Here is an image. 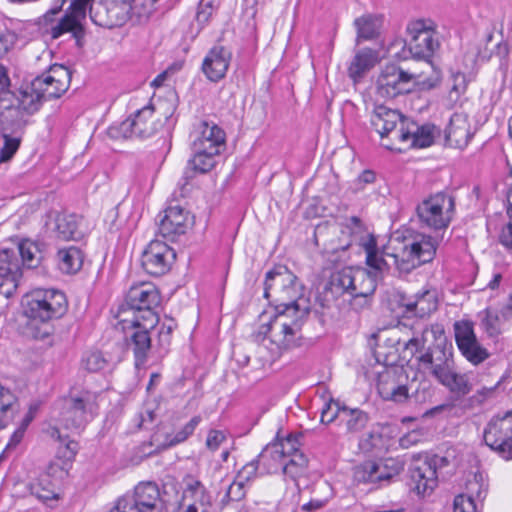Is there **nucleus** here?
<instances>
[{"label": "nucleus", "instance_id": "obj_1", "mask_svg": "<svg viewBox=\"0 0 512 512\" xmlns=\"http://www.w3.org/2000/svg\"><path fill=\"white\" fill-rule=\"evenodd\" d=\"M264 285V297L275 304L276 315L260 326L257 337L269 340L272 354L278 356L296 345L310 309L301 304L303 286L286 266L277 265L268 271Z\"/></svg>", "mask_w": 512, "mask_h": 512}, {"label": "nucleus", "instance_id": "obj_2", "mask_svg": "<svg viewBox=\"0 0 512 512\" xmlns=\"http://www.w3.org/2000/svg\"><path fill=\"white\" fill-rule=\"evenodd\" d=\"M393 242V253L386 256L393 260L399 273L408 274L419 266L431 262L437 250L435 239L413 229H404L396 232Z\"/></svg>", "mask_w": 512, "mask_h": 512}, {"label": "nucleus", "instance_id": "obj_3", "mask_svg": "<svg viewBox=\"0 0 512 512\" xmlns=\"http://www.w3.org/2000/svg\"><path fill=\"white\" fill-rule=\"evenodd\" d=\"M99 393L88 389L72 391L63 400L58 421L68 430H80L98 411Z\"/></svg>", "mask_w": 512, "mask_h": 512}, {"label": "nucleus", "instance_id": "obj_4", "mask_svg": "<svg viewBox=\"0 0 512 512\" xmlns=\"http://www.w3.org/2000/svg\"><path fill=\"white\" fill-rule=\"evenodd\" d=\"M23 305L28 318L42 323L61 318L68 308L65 294L56 289H35L25 295Z\"/></svg>", "mask_w": 512, "mask_h": 512}, {"label": "nucleus", "instance_id": "obj_5", "mask_svg": "<svg viewBox=\"0 0 512 512\" xmlns=\"http://www.w3.org/2000/svg\"><path fill=\"white\" fill-rule=\"evenodd\" d=\"M161 297L158 289L149 282L132 285L125 297L127 309L133 312L132 318L146 320L144 327H155L159 317L154 309L160 304ZM124 310L122 308L120 311Z\"/></svg>", "mask_w": 512, "mask_h": 512}, {"label": "nucleus", "instance_id": "obj_6", "mask_svg": "<svg viewBox=\"0 0 512 512\" xmlns=\"http://www.w3.org/2000/svg\"><path fill=\"white\" fill-rule=\"evenodd\" d=\"M139 3L132 0H103L95 6L90 4V18L94 24L108 29L120 27L129 20L137 23L135 9Z\"/></svg>", "mask_w": 512, "mask_h": 512}, {"label": "nucleus", "instance_id": "obj_7", "mask_svg": "<svg viewBox=\"0 0 512 512\" xmlns=\"http://www.w3.org/2000/svg\"><path fill=\"white\" fill-rule=\"evenodd\" d=\"M454 210V198L444 192L430 195L416 207L420 223L434 230L446 229L452 221Z\"/></svg>", "mask_w": 512, "mask_h": 512}, {"label": "nucleus", "instance_id": "obj_8", "mask_svg": "<svg viewBox=\"0 0 512 512\" xmlns=\"http://www.w3.org/2000/svg\"><path fill=\"white\" fill-rule=\"evenodd\" d=\"M407 32L410 38L406 46L410 56L431 63V58L440 47L432 22L423 19L412 21L407 26Z\"/></svg>", "mask_w": 512, "mask_h": 512}, {"label": "nucleus", "instance_id": "obj_9", "mask_svg": "<svg viewBox=\"0 0 512 512\" xmlns=\"http://www.w3.org/2000/svg\"><path fill=\"white\" fill-rule=\"evenodd\" d=\"M419 369L423 373L440 381L455 365L453 347L445 338H439L436 343L417 357Z\"/></svg>", "mask_w": 512, "mask_h": 512}, {"label": "nucleus", "instance_id": "obj_10", "mask_svg": "<svg viewBox=\"0 0 512 512\" xmlns=\"http://www.w3.org/2000/svg\"><path fill=\"white\" fill-rule=\"evenodd\" d=\"M125 310L119 311L117 318L119 324H122L123 330L131 328V333L126 337L127 346L133 351L136 367L144 365L148 359V354L152 348L150 330L155 327H144L146 320L140 318L128 319L124 317Z\"/></svg>", "mask_w": 512, "mask_h": 512}, {"label": "nucleus", "instance_id": "obj_11", "mask_svg": "<svg viewBox=\"0 0 512 512\" xmlns=\"http://www.w3.org/2000/svg\"><path fill=\"white\" fill-rule=\"evenodd\" d=\"M484 441L503 459H512V411L490 420L484 430Z\"/></svg>", "mask_w": 512, "mask_h": 512}, {"label": "nucleus", "instance_id": "obj_12", "mask_svg": "<svg viewBox=\"0 0 512 512\" xmlns=\"http://www.w3.org/2000/svg\"><path fill=\"white\" fill-rule=\"evenodd\" d=\"M28 120H22L15 109L0 114V133L3 146L0 149V163L9 161L18 151Z\"/></svg>", "mask_w": 512, "mask_h": 512}, {"label": "nucleus", "instance_id": "obj_13", "mask_svg": "<svg viewBox=\"0 0 512 512\" xmlns=\"http://www.w3.org/2000/svg\"><path fill=\"white\" fill-rule=\"evenodd\" d=\"M71 78L72 73L68 67L54 64L33 79L34 91L39 92L45 101L58 99L69 89Z\"/></svg>", "mask_w": 512, "mask_h": 512}, {"label": "nucleus", "instance_id": "obj_14", "mask_svg": "<svg viewBox=\"0 0 512 512\" xmlns=\"http://www.w3.org/2000/svg\"><path fill=\"white\" fill-rule=\"evenodd\" d=\"M446 457L432 455L415 462L410 469L411 480L415 483L418 494L431 493L438 483L437 470L448 465Z\"/></svg>", "mask_w": 512, "mask_h": 512}, {"label": "nucleus", "instance_id": "obj_15", "mask_svg": "<svg viewBox=\"0 0 512 512\" xmlns=\"http://www.w3.org/2000/svg\"><path fill=\"white\" fill-rule=\"evenodd\" d=\"M87 8L80 3H70L65 14L54 24H51L48 33L52 39H58L65 33H71L78 47L82 46L85 36L83 21L86 19Z\"/></svg>", "mask_w": 512, "mask_h": 512}, {"label": "nucleus", "instance_id": "obj_16", "mask_svg": "<svg viewBox=\"0 0 512 512\" xmlns=\"http://www.w3.org/2000/svg\"><path fill=\"white\" fill-rule=\"evenodd\" d=\"M175 260V251L160 240H152L141 256L142 267L152 276H162L169 272Z\"/></svg>", "mask_w": 512, "mask_h": 512}, {"label": "nucleus", "instance_id": "obj_17", "mask_svg": "<svg viewBox=\"0 0 512 512\" xmlns=\"http://www.w3.org/2000/svg\"><path fill=\"white\" fill-rule=\"evenodd\" d=\"M414 78V74L402 70L395 64L386 65L377 79V93L385 98H395L410 91V82Z\"/></svg>", "mask_w": 512, "mask_h": 512}, {"label": "nucleus", "instance_id": "obj_18", "mask_svg": "<svg viewBox=\"0 0 512 512\" xmlns=\"http://www.w3.org/2000/svg\"><path fill=\"white\" fill-rule=\"evenodd\" d=\"M454 331L458 349L470 363L478 365L489 357L488 351L480 345L476 338L472 322H455Z\"/></svg>", "mask_w": 512, "mask_h": 512}, {"label": "nucleus", "instance_id": "obj_19", "mask_svg": "<svg viewBox=\"0 0 512 512\" xmlns=\"http://www.w3.org/2000/svg\"><path fill=\"white\" fill-rule=\"evenodd\" d=\"M120 499L131 512H160L161 510L160 491L154 482H141L135 487L133 495H126Z\"/></svg>", "mask_w": 512, "mask_h": 512}, {"label": "nucleus", "instance_id": "obj_20", "mask_svg": "<svg viewBox=\"0 0 512 512\" xmlns=\"http://www.w3.org/2000/svg\"><path fill=\"white\" fill-rule=\"evenodd\" d=\"M408 119L397 111L386 106H377L372 112L370 122L382 139L397 140V132H403Z\"/></svg>", "mask_w": 512, "mask_h": 512}, {"label": "nucleus", "instance_id": "obj_21", "mask_svg": "<svg viewBox=\"0 0 512 512\" xmlns=\"http://www.w3.org/2000/svg\"><path fill=\"white\" fill-rule=\"evenodd\" d=\"M22 271L20 266V259L17 256L15 249H1L0 250V294L9 298L16 291Z\"/></svg>", "mask_w": 512, "mask_h": 512}, {"label": "nucleus", "instance_id": "obj_22", "mask_svg": "<svg viewBox=\"0 0 512 512\" xmlns=\"http://www.w3.org/2000/svg\"><path fill=\"white\" fill-rule=\"evenodd\" d=\"M231 60L230 49L222 45H215L204 57L201 70L209 81L216 83L226 76Z\"/></svg>", "mask_w": 512, "mask_h": 512}, {"label": "nucleus", "instance_id": "obj_23", "mask_svg": "<svg viewBox=\"0 0 512 512\" xmlns=\"http://www.w3.org/2000/svg\"><path fill=\"white\" fill-rule=\"evenodd\" d=\"M191 222L189 213L180 206L168 207L160 218L158 231L166 239L174 241L186 233Z\"/></svg>", "mask_w": 512, "mask_h": 512}, {"label": "nucleus", "instance_id": "obj_24", "mask_svg": "<svg viewBox=\"0 0 512 512\" xmlns=\"http://www.w3.org/2000/svg\"><path fill=\"white\" fill-rule=\"evenodd\" d=\"M203 146L198 142L196 144V148L192 147L193 157L188 161L187 167L183 174L184 183L181 184L182 192L185 189V186L188 184L189 179L194 177L195 173H207L215 166V157L220 153L218 150H203Z\"/></svg>", "mask_w": 512, "mask_h": 512}, {"label": "nucleus", "instance_id": "obj_25", "mask_svg": "<svg viewBox=\"0 0 512 512\" xmlns=\"http://www.w3.org/2000/svg\"><path fill=\"white\" fill-rule=\"evenodd\" d=\"M434 129V125L418 126L413 121L407 120L403 132H397V141L400 143L410 142V147L425 148L434 142Z\"/></svg>", "mask_w": 512, "mask_h": 512}, {"label": "nucleus", "instance_id": "obj_26", "mask_svg": "<svg viewBox=\"0 0 512 512\" xmlns=\"http://www.w3.org/2000/svg\"><path fill=\"white\" fill-rule=\"evenodd\" d=\"M9 96L6 105L17 110L22 120H27L25 114L31 115L37 112L45 101L39 92L34 91L33 81L30 86L20 91L19 98L16 99L15 95L10 91Z\"/></svg>", "mask_w": 512, "mask_h": 512}, {"label": "nucleus", "instance_id": "obj_27", "mask_svg": "<svg viewBox=\"0 0 512 512\" xmlns=\"http://www.w3.org/2000/svg\"><path fill=\"white\" fill-rule=\"evenodd\" d=\"M353 282L350 293L353 297L352 305H368L369 297L374 294L377 286L375 276L364 269L354 268Z\"/></svg>", "mask_w": 512, "mask_h": 512}, {"label": "nucleus", "instance_id": "obj_28", "mask_svg": "<svg viewBox=\"0 0 512 512\" xmlns=\"http://www.w3.org/2000/svg\"><path fill=\"white\" fill-rule=\"evenodd\" d=\"M396 378L395 370H387L380 374L377 389L382 399L403 403L409 397L408 388L406 385L399 384Z\"/></svg>", "mask_w": 512, "mask_h": 512}, {"label": "nucleus", "instance_id": "obj_29", "mask_svg": "<svg viewBox=\"0 0 512 512\" xmlns=\"http://www.w3.org/2000/svg\"><path fill=\"white\" fill-rule=\"evenodd\" d=\"M82 217L76 214H58L55 218L54 232L56 237L63 241H79L84 237L81 227Z\"/></svg>", "mask_w": 512, "mask_h": 512}, {"label": "nucleus", "instance_id": "obj_30", "mask_svg": "<svg viewBox=\"0 0 512 512\" xmlns=\"http://www.w3.org/2000/svg\"><path fill=\"white\" fill-rule=\"evenodd\" d=\"M198 142L203 146V150H210V147L220 153L225 146V132L214 123L202 121L199 124L198 133L193 140L192 147L196 148Z\"/></svg>", "mask_w": 512, "mask_h": 512}, {"label": "nucleus", "instance_id": "obj_31", "mask_svg": "<svg viewBox=\"0 0 512 512\" xmlns=\"http://www.w3.org/2000/svg\"><path fill=\"white\" fill-rule=\"evenodd\" d=\"M445 133L449 145L460 149L466 147L473 136L468 120L460 114L451 117Z\"/></svg>", "mask_w": 512, "mask_h": 512}, {"label": "nucleus", "instance_id": "obj_32", "mask_svg": "<svg viewBox=\"0 0 512 512\" xmlns=\"http://www.w3.org/2000/svg\"><path fill=\"white\" fill-rule=\"evenodd\" d=\"M134 126L135 137L149 138L153 136L161 126L159 119H155L154 107L152 105L144 106L137 110L131 117Z\"/></svg>", "mask_w": 512, "mask_h": 512}, {"label": "nucleus", "instance_id": "obj_33", "mask_svg": "<svg viewBox=\"0 0 512 512\" xmlns=\"http://www.w3.org/2000/svg\"><path fill=\"white\" fill-rule=\"evenodd\" d=\"M378 61L379 54L376 50L363 48L357 51L348 67L349 77L358 82Z\"/></svg>", "mask_w": 512, "mask_h": 512}, {"label": "nucleus", "instance_id": "obj_34", "mask_svg": "<svg viewBox=\"0 0 512 512\" xmlns=\"http://www.w3.org/2000/svg\"><path fill=\"white\" fill-rule=\"evenodd\" d=\"M469 494H460L455 497L453 503L454 512H479L476 500L485 498L486 491L481 490L478 482H470L468 485Z\"/></svg>", "mask_w": 512, "mask_h": 512}, {"label": "nucleus", "instance_id": "obj_35", "mask_svg": "<svg viewBox=\"0 0 512 512\" xmlns=\"http://www.w3.org/2000/svg\"><path fill=\"white\" fill-rule=\"evenodd\" d=\"M354 278V268L344 267L331 273L326 290L335 296L350 294Z\"/></svg>", "mask_w": 512, "mask_h": 512}, {"label": "nucleus", "instance_id": "obj_36", "mask_svg": "<svg viewBox=\"0 0 512 512\" xmlns=\"http://www.w3.org/2000/svg\"><path fill=\"white\" fill-rule=\"evenodd\" d=\"M408 312L414 313L415 316L424 317L437 309V301L435 293L430 290H424L417 293L413 300H409L404 304Z\"/></svg>", "mask_w": 512, "mask_h": 512}, {"label": "nucleus", "instance_id": "obj_37", "mask_svg": "<svg viewBox=\"0 0 512 512\" xmlns=\"http://www.w3.org/2000/svg\"><path fill=\"white\" fill-rule=\"evenodd\" d=\"M57 260L58 267L62 272L67 274L76 273L82 267L83 253L79 248L70 246L58 251Z\"/></svg>", "mask_w": 512, "mask_h": 512}, {"label": "nucleus", "instance_id": "obj_38", "mask_svg": "<svg viewBox=\"0 0 512 512\" xmlns=\"http://www.w3.org/2000/svg\"><path fill=\"white\" fill-rule=\"evenodd\" d=\"M369 416L359 408H348L345 405L340 413V424L348 433H357L366 427Z\"/></svg>", "mask_w": 512, "mask_h": 512}, {"label": "nucleus", "instance_id": "obj_39", "mask_svg": "<svg viewBox=\"0 0 512 512\" xmlns=\"http://www.w3.org/2000/svg\"><path fill=\"white\" fill-rule=\"evenodd\" d=\"M354 25L357 29V43L361 40H371L379 33L381 18L376 15L365 14L356 18Z\"/></svg>", "mask_w": 512, "mask_h": 512}, {"label": "nucleus", "instance_id": "obj_40", "mask_svg": "<svg viewBox=\"0 0 512 512\" xmlns=\"http://www.w3.org/2000/svg\"><path fill=\"white\" fill-rule=\"evenodd\" d=\"M441 385L446 387L450 392L459 396L467 395L471 391V384L465 374L456 371L455 365L447 374L439 381Z\"/></svg>", "mask_w": 512, "mask_h": 512}, {"label": "nucleus", "instance_id": "obj_41", "mask_svg": "<svg viewBox=\"0 0 512 512\" xmlns=\"http://www.w3.org/2000/svg\"><path fill=\"white\" fill-rule=\"evenodd\" d=\"M29 489L32 495L42 501L58 497L56 485L48 473L41 474L34 482L30 483Z\"/></svg>", "mask_w": 512, "mask_h": 512}, {"label": "nucleus", "instance_id": "obj_42", "mask_svg": "<svg viewBox=\"0 0 512 512\" xmlns=\"http://www.w3.org/2000/svg\"><path fill=\"white\" fill-rule=\"evenodd\" d=\"M258 457L261 465L269 473L277 471L280 467L282 468L286 460L283 450H280V447L275 443L267 445Z\"/></svg>", "mask_w": 512, "mask_h": 512}, {"label": "nucleus", "instance_id": "obj_43", "mask_svg": "<svg viewBox=\"0 0 512 512\" xmlns=\"http://www.w3.org/2000/svg\"><path fill=\"white\" fill-rule=\"evenodd\" d=\"M308 465V459L304 453H296L293 457L287 458L282 466L283 474L296 480L305 474Z\"/></svg>", "mask_w": 512, "mask_h": 512}, {"label": "nucleus", "instance_id": "obj_44", "mask_svg": "<svg viewBox=\"0 0 512 512\" xmlns=\"http://www.w3.org/2000/svg\"><path fill=\"white\" fill-rule=\"evenodd\" d=\"M363 247L366 252V264L369 267L379 272L388 269L389 264L383 256L379 255L376 239L373 236H370V238L363 243Z\"/></svg>", "mask_w": 512, "mask_h": 512}, {"label": "nucleus", "instance_id": "obj_45", "mask_svg": "<svg viewBox=\"0 0 512 512\" xmlns=\"http://www.w3.org/2000/svg\"><path fill=\"white\" fill-rule=\"evenodd\" d=\"M341 232L343 234H347L350 237L345 245L342 246V249H347L358 238L362 237V235L366 232L365 226L361 219L357 216H352L345 218V220L341 223Z\"/></svg>", "mask_w": 512, "mask_h": 512}, {"label": "nucleus", "instance_id": "obj_46", "mask_svg": "<svg viewBox=\"0 0 512 512\" xmlns=\"http://www.w3.org/2000/svg\"><path fill=\"white\" fill-rule=\"evenodd\" d=\"M378 466L375 461H365L354 470V479L359 483H380Z\"/></svg>", "mask_w": 512, "mask_h": 512}, {"label": "nucleus", "instance_id": "obj_47", "mask_svg": "<svg viewBox=\"0 0 512 512\" xmlns=\"http://www.w3.org/2000/svg\"><path fill=\"white\" fill-rule=\"evenodd\" d=\"M201 421L202 417L200 415L193 416L179 431L174 435L168 436L165 444L167 446H175L186 441L194 433Z\"/></svg>", "mask_w": 512, "mask_h": 512}, {"label": "nucleus", "instance_id": "obj_48", "mask_svg": "<svg viewBox=\"0 0 512 512\" xmlns=\"http://www.w3.org/2000/svg\"><path fill=\"white\" fill-rule=\"evenodd\" d=\"M82 365L87 371L96 373L109 368L110 362L102 352L92 351L82 359Z\"/></svg>", "mask_w": 512, "mask_h": 512}, {"label": "nucleus", "instance_id": "obj_49", "mask_svg": "<svg viewBox=\"0 0 512 512\" xmlns=\"http://www.w3.org/2000/svg\"><path fill=\"white\" fill-rule=\"evenodd\" d=\"M380 482L389 481L403 470V463L394 458H387L377 462Z\"/></svg>", "mask_w": 512, "mask_h": 512}, {"label": "nucleus", "instance_id": "obj_50", "mask_svg": "<svg viewBox=\"0 0 512 512\" xmlns=\"http://www.w3.org/2000/svg\"><path fill=\"white\" fill-rule=\"evenodd\" d=\"M15 250L17 251V256H20L22 264L27 268H34L38 265L39 258L36 255L37 248L34 244L22 242Z\"/></svg>", "mask_w": 512, "mask_h": 512}, {"label": "nucleus", "instance_id": "obj_51", "mask_svg": "<svg viewBox=\"0 0 512 512\" xmlns=\"http://www.w3.org/2000/svg\"><path fill=\"white\" fill-rule=\"evenodd\" d=\"M107 135L109 138L114 140L135 137L134 126L131 117L127 118L119 124L111 125L107 129Z\"/></svg>", "mask_w": 512, "mask_h": 512}, {"label": "nucleus", "instance_id": "obj_52", "mask_svg": "<svg viewBox=\"0 0 512 512\" xmlns=\"http://www.w3.org/2000/svg\"><path fill=\"white\" fill-rule=\"evenodd\" d=\"M176 328V323L172 318H169L167 322H163L158 329L157 333V346L162 351H167L171 339H172V332Z\"/></svg>", "mask_w": 512, "mask_h": 512}, {"label": "nucleus", "instance_id": "obj_53", "mask_svg": "<svg viewBox=\"0 0 512 512\" xmlns=\"http://www.w3.org/2000/svg\"><path fill=\"white\" fill-rule=\"evenodd\" d=\"M484 313L485 317L482 319V326L485 332L491 338L497 337L501 333L500 316L490 308H487Z\"/></svg>", "mask_w": 512, "mask_h": 512}, {"label": "nucleus", "instance_id": "obj_54", "mask_svg": "<svg viewBox=\"0 0 512 512\" xmlns=\"http://www.w3.org/2000/svg\"><path fill=\"white\" fill-rule=\"evenodd\" d=\"M509 222L503 226L499 234V242L507 249L512 250V187L507 194Z\"/></svg>", "mask_w": 512, "mask_h": 512}, {"label": "nucleus", "instance_id": "obj_55", "mask_svg": "<svg viewBox=\"0 0 512 512\" xmlns=\"http://www.w3.org/2000/svg\"><path fill=\"white\" fill-rule=\"evenodd\" d=\"M17 398L7 388L0 384V413L13 415L17 411Z\"/></svg>", "mask_w": 512, "mask_h": 512}, {"label": "nucleus", "instance_id": "obj_56", "mask_svg": "<svg viewBox=\"0 0 512 512\" xmlns=\"http://www.w3.org/2000/svg\"><path fill=\"white\" fill-rule=\"evenodd\" d=\"M245 485L246 484L235 479L228 487L226 494L222 499V504L226 505L231 501H241L246 495Z\"/></svg>", "mask_w": 512, "mask_h": 512}, {"label": "nucleus", "instance_id": "obj_57", "mask_svg": "<svg viewBox=\"0 0 512 512\" xmlns=\"http://www.w3.org/2000/svg\"><path fill=\"white\" fill-rule=\"evenodd\" d=\"M260 464H261V461H260L259 457H257L256 459H253L252 461L245 464L238 471L235 479L241 481L244 484L248 483L249 481L253 480L257 476V471L259 469Z\"/></svg>", "mask_w": 512, "mask_h": 512}, {"label": "nucleus", "instance_id": "obj_58", "mask_svg": "<svg viewBox=\"0 0 512 512\" xmlns=\"http://www.w3.org/2000/svg\"><path fill=\"white\" fill-rule=\"evenodd\" d=\"M343 406L344 405H341L338 401H331L325 404L321 412V422L329 424L336 419L340 422V413L342 412Z\"/></svg>", "mask_w": 512, "mask_h": 512}, {"label": "nucleus", "instance_id": "obj_59", "mask_svg": "<svg viewBox=\"0 0 512 512\" xmlns=\"http://www.w3.org/2000/svg\"><path fill=\"white\" fill-rule=\"evenodd\" d=\"M299 437L300 436L290 434L285 439L275 442V444L280 447V450H283L286 459L293 457L296 453H302L299 450Z\"/></svg>", "mask_w": 512, "mask_h": 512}, {"label": "nucleus", "instance_id": "obj_60", "mask_svg": "<svg viewBox=\"0 0 512 512\" xmlns=\"http://www.w3.org/2000/svg\"><path fill=\"white\" fill-rule=\"evenodd\" d=\"M215 0H200L198 11L196 14V20L199 24H206L214 11Z\"/></svg>", "mask_w": 512, "mask_h": 512}, {"label": "nucleus", "instance_id": "obj_61", "mask_svg": "<svg viewBox=\"0 0 512 512\" xmlns=\"http://www.w3.org/2000/svg\"><path fill=\"white\" fill-rule=\"evenodd\" d=\"M155 419L156 414L154 409L146 407L135 417L134 422L137 429H147L149 425L154 423Z\"/></svg>", "mask_w": 512, "mask_h": 512}, {"label": "nucleus", "instance_id": "obj_62", "mask_svg": "<svg viewBox=\"0 0 512 512\" xmlns=\"http://www.w3.org/2000/svg\"><path fill=\"white\" fill-rule=\"evenodd\" d=\"M383 442L382 435L379 433H369L367 437L360 441V447L365 452H370L375 449H380Z\"/></svg>", "mask_w": 512, "mask_h": 512}, {"label": "nucleus", "instance_id": "obj_63", "mask_svg": "<svg viewBox=\"0 0 512 512\" xmlns=\"http://www.w3.org/2000/svg\"><path fill=\"white\" fill-rule=\"evenodd\" d=\"M16 40L15 33L8 30L0 31V59L15 45Z\"/></svg>", "mask_w": 512, "mask_h": 512}, {"label": "nucleus", "instance_id": "obj_64", "mask_svg": "<svg viewBox=\"0 0 512 512\" xmlns=\"http://www.w3.org/2000/svg\"><path fill=\"white\" fill-rule=\"evenodd\" d=\"M225 440L226 435L223 431L212 429L208 432L206 447L211 451H216Z\"/></svg>", "mask_w": 512, "mask_h": 512}]
</instances>
